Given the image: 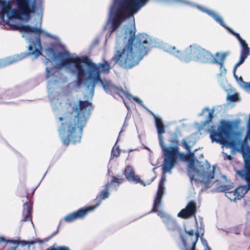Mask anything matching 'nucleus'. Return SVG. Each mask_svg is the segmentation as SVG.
Here are the masks:
<instances>
[{
    "label": "nucleus",
    "instance_id": "obj_35",
    "mask_svg": "<svg viewBox=\"0 0 250 250\" xmlns=\"http://www.w3.org/2000/svg\"><path fill=\"white\" fill-rule=\"evenodd\" d=\"M213 112H214L213 110H212L210 112H209L208 116L206 121V124H209V123H210L211 122V121L213 119Z\"/></svg>",
    "mask_w": 250,
    "mask_h": 250
},
{
    "label": "nucleus",
    "instance_id": "obj_23",
    "mask_svg": "<svg viewBox=\"0 0 250 250\" xmlns=\"http://www.w3.org/2000/svg\"><path fill=\"white\" fill-rule=\"evenodd\" d=\"M248 188L246 187L240 186L237 188L233 192H230L229 193H233L235 196L234 200L241 199L244 195L247 192Z\"/></svg>",
    "mask_w": 250,
    "mask_h": 250
},
{
    "label": "nucleus",
    "instance_id": "obj_1",
    "mask_svg": "<svg viewBox=\"0 0 250 250\" xmlns=\"http://www.w3.org/2000/svg\"><path fill=\"white\" fill-rule=\"evenodd\" d=\"M46 53L49 57L52 55L54 59H61V66L73 63L75 69L73 72L76 74L77 85L80 86L84 84L87 90H90L92 94H94L96 83L100 82L107 93L120 97L124 95L125 91L122 88L113 85L110 81H104L101 79V73L107 74L111 69L109 63L106 60H104L103 63L96 64L87 56L71 57L70 53L68 51L59 52L56 54L52 47L47 48Z\"/></svg>",
    "mask_w": 250,
    "mask_h": 250
},
{
    "label": "nucleus",
    "instance_id": "obj_54",
    "mask_svg": "<svg viewBox=\"0 0 250 250\" xmlns=\"http://www.w3.org/2000/svg\"><path fill=\"white\" fill-rule=\"evenodd\" d=\"M34 191H35V189H34V190L33 191L32 194H33V193H34Z\"/></svg>",
    "mask_w": 250,
    "mask_h": 250
},
{
    "label": "nucleus",
    "instance_id": "obj_24",
    "mask_svg": "<svg viewBox=\"0 0 250 250\" xmlns=\"http://www.w3.org/2000/svg\"><path fill=\"white\" fill-rule=\"evenodd\" d=\"M109 190V185L106 184L105 186V188L102 190L99 194L97 196L96 199H98L99 201V203H97L93 207H95V208L99 206L100 204V202L106 198H107L109 196V193L108 190Z\"/></svg>",
    "mask_w": 250,
    "mask_h": 250
},
{
    "label": "nucleus",
    "instance_id": "obj_36",
    "mask_svg": "<svg viewBox=\"0 0 250 250\" xmlns=\"http://www.w3.org/2000/svg\"><path fill=\"white\" fill-rule=\"evenodd\" d=\"M120 153V151L118 148H116L115 149L114 147L112 148V150L111 151V155L115 157H118Z\"/></svg>",
    "mask_w": 250,
    "mask_h": 250
},
{
    "label": "nucleus",
    "instance_id": "obj_26",
    "mask_svg": "<svg viewBox=\"0 0 250 250\" xmlns=\"http://www.w3.org/2000/svg\"><path fill=\"white\" fill-rule=\"evenodd\" d=\"M240 43L242 47L241 56L247 58L250 55V49L245 40H243L240 42Z\"/></svg>",
    "mask_w": 250,
    "mask_h": 250
},
{
    "label": "nucleus",
    "instance_id": "obj_22",
    "mask_svg": "<svg viewBox=\"0 0 250 250\" xmlns=\"http://www.w3.org/2000/svg\"><path fill=\"white\" fill-rule=\"evenodd\" d=\"M199 171L194 165V161H190L189 162L188 166V175L192 182L195 177V175L198 173Z\"/></svg>",
    "mask_w": 250,
    "mask_h": 250
},
{
    "label": "nucleus",
    "instance_id": "obj_45",
    "mask_svg": "<svg viewBox=\"0 0 250 250\" xmlns=\"http://www.w3.org/2000/svg\"><path fill=\"white\" fill-rule=\"evenodd\" d=\"M133 99H134V101H135L138 104H142V101L141 100L139 99L138 98L134 97Z\"/></svg>",
    "mask_w": 250,
    "mask_h": 250
},
{
    "label": "nucleus",
    "instance_id": "obj_9",
    "mask_svg": "<svg viewBox=\"0 0 250 250\" xmlns=\"http://www.w3.org/2000/svg\"><path fill=\"white\" fill-rule=\"evenodd\" d=\"M16 4L17 9H13L11 10V14L8 15L9 19H15L18 20L21 19V16L26 17V21L29 20L30 15L34 11L35 7V1L32 0H11Z\"/></svg>",
    "mask_w": 250,
    "mask_h": 250
},
{
    "label": "nucleus",
    "instance_id": "obj_51",
    "mask_svg": "<svg viewBox=\"0 0 250 250\" xmlns=\"http://www.w3.org/2000/svg\"><path fill=\"white\" fill-rule=\"evenodd\" d=\"M234 77H235V78H236V79H238V77H237V75H234Z\"/></svg>",
    "mask_w": 250,
    "mask_h": 250
},
{
    "label": "nucleus",
    "instance_id": "obj_48",
    "mask_svg": "<svg viewBox=\"0 0 250 250\" xmlns=\"http://www.w3.org/2000/svg\"><path fill=\"white\" fill-rule=\"evenodd\" d=\"M191 237H189V244H191L192 246H193V241L190 240Z\"/></svg>",
    "mask_w": 250,
    "mask_h": 250
},
{
    "label": "nucleus",
    "instance_id": "obj_6",
    "mask_svg": "<svg viewBox=\"0 0 250 250\" xmlns=\"http://www.w3.org/2000/svg\"><path fill=\"white\" fill-rule=\"evenodd\" d=\"M232 128V125L230 122L225 120H221L220 125L216 130L212 129L209 131L211 142H216L223 145L232 146V143L228 140Z\"/></svg>",
    "mask_w": 250,
    "mask_h": 250
},
{
    "label": "nucleus",
    "instance_id": "obj_41",
    "mask_svg": "<svg viewBox=\"0 0 250 250\" xmlns=\"http://www.w3.org/2000/svg\"><path fill=\"white\" fill-rule=\"evenodd\" d=\"M201 242H202L203 245L205 246H206L207 247V248H208V243H207V241H206V240L201 237Z\"/></svg>",
    "mask_w": 250,
    "mask_h": 250
},
{
    "label": "nucleus",
    "instance_id": "obj_19",
    "mask_svg": "<svg viewBox=\"0 0 250 250\" xmlns=\"http://www.w3.org/2000/svg\"><path fill=\"white\" fill-rule=\"evenodd\" d=\"M201 10L208 14L209 16L211 17L216 22H217L218 23H219L222 26L226 27V24L224 23L223 20H222V18L216 13L215 12L210 10L209 9H208L206 8H202L201 9Z\"/></svg>",
    "mask_w": 250,
    "mask_h": 250
},
{
    "label": "nucleus",
    "instance_id": "obj_2",
    "mask_svg": "<svg viewBox=\"0 0 250 250\" xmlns=\"http://www.w3.org/2000/svg\"><path fill=\"white\" fill-rule=\"evenodd\" d=\"M92 110L91 103L80 100L79 104L73 107L72 112L59 118L62 124L58 132L64 145L68 146L70 143L80 142L83 128Z\"/></svg>",
    "mask_w": 250,
    "mask_h": 250
},
{
    "label": "nucleus",
    "instance_id": "obj_37",
    "mask_svg": "<svg viewBox=\"0 0 250 250\" xmlns=\"http://www.w3.org/2000/svg\"><path fill=\"white\" fill-rule=\"evenodd\" d=\"M246 58H247L240 55V58L239 62H237L235 65V68H237L241 64H242L244 62Z\"/></svg>",
    "mask_w": 250,
    "mask_h": 250
},
{
    "label": "nucleus",
    "instance_id": "obj_10",
    "mask_svg": "<svg viewBox=\"0 0 250 250\" xmlns=\"http://www.w3.org/2000/svg\"><path fill=\"white\" fill-rule=\"evenodd\" d=\"M226 56V53L220 54L217 52L215 54L216 58H215L210 52L204 49L199 62L204 63L218 64L221 68L223 65Z\"/></svg>",
    "mask_w": 250,
    "mask_h": 250
},
{
    "label": "nucleus",
    "instance_id": "obj_7",
    "mask_svg": "<svg viewBox=\"0 0 250 250\" xmlns=\"http://www.w3.org/2000/svg\"><path fill=\"white\" fill-rule=\"evenodd\" d=\"M10 29L13 30L19 31L20 32L35 33L38 34L36 37L35 42L28 47L29 54L34 55L35 58H38L42 54V47L41 45L40 34L42 31L40 27H31L29 25L11 24Z\"/></svg>",
    "mask_w": 250,
    "mask_h": 250
},
{
    "label": "nucleus",
    "instance_id": "obj_52",
    "mask_svg": "<svg viewBox=\"0 0 250 250\" xmlns=\"http://www.w3.org/2000/svg\"><path fill=\"white\" fill-rule=\"evenodd\" d=\"M207 250H211V249L210 248L208 247V248L207 249Z\"/></svg>",
    "mask_w": 250,
    "mask_h": 250
},
{
    "label": "nucleus",
    "instance_id": "obj_11",
    "mask_svg": "<svg viewBox=\"0 0 250 250\" xmlns=\"http://www.w3.org/2000/svg\"><path fill=\"white\" fill-rule=\"evenodd\" d=\"M165 181L166 176L163 175L161 177L159 183L156 195L154 201L152 209L150 211L151 212H157L158 211V208L160 207L162 196L164 193V183Z\"/></svg>",
    "mask_w": 250,
    "mask_h": 250
},
{
    "label": "nucleus",
    "instance_id": "obj_27",
    "mask_svg": "<svg viewBox=\"0 0 250 250\" xmlns=\"http://www.w3.org/2000/svg\"><path fill=\"white\" fill-rule=\"evenodd\" d=\"M123 182V179L117 178L116 176H112L111 179L109 182H108L106 184L109 185V188H110L111 185H114L115 187L119 186Z\"/></svg>",
    "mask_w": 250,
    "mask_h": 250
},
{
    "label": "nucleus",
    "instance_id": "obj_38",
    "mask_svg": "<svg viewBox=\"0 0 250 250\" xmlns=\"http://www.w3.org/2000/svg\"><path fill=\"white\" fill-rule=\"evenodd\" d=\"M44 241H42V240H40L39 238H37L35 240L28 241V245H33L37 243H42Z\"/></svg>",
    "mask_w": 250,
    "mask_h": 250
},
{
    "label": "nucleus",
    "instance_id": "obj_42",
    "mask_svg": "<svg viewBox=\"0 0 250 250\" xmlns=\"http://www.w3.org/2000/svg\"><path fill=\"white\" fill-rule=\"evenodd\" d=\"M58 230H57V231H56L54 232L51 234V235L49 237H48V238H46V239H45V240L44 241H47V240H48V239H49L50 238H51L53 237L54 236H55V235L58 233Z\"/></svg>",
    "mask_w": 250,
    "mask_h": 250
},
{
    "label": "nucleus",
    "instance_id": "obj_16",
    "mask_svg": "<svg viewBox=\"0 0 250 250\" xmlns=\"http://www.w3.org/2000/svg\"><path fill=\"white\" fill-rule=\"evenodd\" d=\"M27 201L23 204L22 210V219L21 222H26L30 220L33 223L32 220V203L30 201L28 194H26Z\"/></svg>",
    "mask_w": 250,
    "mask_h": 250
},
{
    "label": "nucleus",
    "instance_id": "obj_25",
    "mask_svg": "<svg viewBox=\"0 0 250 250\" xmlns=\"http://www.w3.org/2000/svg\"><path fill=\"white\" fill-rule=\"evenodd\" d=\"M151 114L154 116L155 120V125L158 134V139L160 142V136H162V134L165 131V126L161 120L159 118L156 117L154 114L151 112Z\"/></svg>",
    "mask_w": 250,
    "mask_h": 250
},
{
    "label": "nucleus",
    "instance_id": "obj_32",
    "mask_svg": "<svg viewBox=\"0 0 250 250\" xmlns=\"http://www.w3.org/2000/svg\"><path fill=\"white\" fill-rule=\"evenodd\" d=\"M161 217L162 218V221L166 225L167 224L169 221H171V220L172 219L170 216L165 215L164 213L161 215Z\"/></svg>",
    "mask_w": 250,
    "mask_h": 250
},
{
    "label": "nucleus",
    "instance_id": "obj_14",
    "mask_svg": "<svg viewBox=\"0 0 250 250\" xmlns=\"http://www.w3.org/2000/svg\"><path fill=\"white\" fill-rule=\"evenodd\" d=\"M197 212L196 203L194 200L188 202L185 208L181 210L177 216L183 219H188L192 216H195Z\"/></svg>",
    "mask_w": 250,
    "mask_h": 250
},
{
    "label": "nucleus",
    "instance_id": "obj_49",
    "mask_svg": "<svg viewBox=\"0 0 250 250\" xmlns=\"http://www.w3.org/2000/svg\"><path fill=\"white\" fill-rule=\"evenodd\" d=\"M228 159H229V160H231V156H230V155H229V156H228Z\"/></svg>",
    "mask_w": 250,
    "mask_h": 250
},
{
    "label": "nucleus",
    "instance_id": "obj_21",
    "mask_svg": "<svg viewBox=\"0 0 250 250\" xmlns=\"http://www.w3.org/2000/svg\"><path fill=\"white\" fill-rule=\"evenodd\" d=\"M244 167L245 179L250 187V155L244 157Z\"/></svg>",
    "mask_w": 250,
    "mask_h": 250
},
{
    "label": "nucleus",
    "instance_id": "obj_8",
    "mask_svg": "<svg viewBox=\"0 0 250 250\" xmlns=\"http://www.w3.org/2000/svg\"><path fill=\"white\" fill-rule=\"evenodd\" d=\"M204 50V48L195 44L190 45L183 53L177 50L175 46H169L167 48L168 52L186 62L191 61L199 62Z\"/></svg>",
    "mask_w": 250,
    "mask_h": 250
},
{
    "label": "nucleus",
    "instance_id": "obj_28",
    "mask_svg": "<svg viewBox=\"0 0 250 250\" xmlns=\"http://www.w3.org/2000/svg\"><path fill=\"white\" fill-rule=\"evenodd\" d=\"M46 78L49 79L52 76H56V74H59V72L56 69V67H47L46 68Z\"/></svg>",
    "mask_w": 250,
    "mask_h": 250
},
{
    "label": "nucleus",
    "instance_id": "obj_30",
    "mask_svg": "<svg viewBox=\"0 0 250 250\" xmlns=\"http://www.w3.org/2000/svg\"><path fill=\"white\" fill-rule=\"evenodd\" d=\"M1 7V12L9 15V11L11 10V6L10 4L5 1H2L0 3Z\"/></svg>",
    "mask_w": 250,
    "mask_h": 250
},
{
    "label": "nucleus",
    "instance_id": "obj_44",
    "mask_svg": "<svg viewBox=\"0 0 250 250\" xmlns=\"http://www.w3.org/2000/svg\"><path fill=\"white\" fill-rule=\"evenodd\" d=\"M239 80H240V81H241V82L243 83H245L246 84V87H249V84H247V83H245L244 81H243V78H242V77H240L239 78Z\"/></svg>",
    "mask_w": 250,
    "mask_h": 250
},
{
    "label": "nucleus",
    "instance_id": "obj_50",
    "mask_svg": "<svg viewBox=\"0 0 250 250\" xmlns=\"http://www.w3.org/2000/svg\"><path fill=\"white\" fill-rule=\"evenodd\" d=\"M247 84H249V87L250 88V83H247Z\"/></svg>",
    "mask_w": 250,
    "mask_h": 250
},
{
    "label": "nucleus",
    "instance_id": "obj_47",
    "mask_svg": "<svg viewBox=\"0 0 250 250\" xmlns=\"http://www.w3.org/2000/svg\"><path fill=\"white\" fill-rule=\"evenodd\" d=\"M236 70H237V68H235V66H234V67L233 68V73L234 75H235Z\"/></svg>",
    "mask_w": 250,
    "mask_h": 250
},
{
    "label": "nucleus",
    "instance_id": "obj_43",
    "mask_svg": "<svg viewBox=\"0 0 250 250\" xmlns=\"http://www.w3.org/2000/svg\"><path fill=\"white\" fill-rule=\"evenodd\" d=\"M6 13H4V12H1L0 13V19L2 20H4V18L5 17V14Z\"/></svg>",
    "mask_w": 250,
    "mask_h": 250
},
{
    "label": "nucleus",
    "instance_id": "obj_29",
    "mask_svg": "<svg viewBox=\"0 0 250 250\" xmlns=\"http://www.w3.org/2000/svg\"><path fill=\"white\" fill-rule=\"evenodd\" d=\"M6 243H10L11 244H14L15 246L12 247V250H16L19 244H21L22 246H26L28 245V241L21 240V241H17V240H7Z\"/></svg>",
    "mask_w": 250,
    "mask_h": 250
},
{
    "label": "nucleus",
    "instance_id": "obj_40",
    "mask_svg": "<svg viewBox=\"0 0 250 250\" xmlns=\"http://www.w3.org/2000/svg\"><path fill=\"white\" fill-rule=\"evenodd\" d=\"M232 188H233L232 186L231 185H224V186H221L222 189L224 191H228Z\"/></svg>",
    "mask_w": 250,
    "mask_h": 250
},
{
    "label": "nucleus",
    "instance_id": "obj_12",
    "mask_svg": "<svg viewBox=\"0 0 250 250\" xmlns=\"http://www.w3.org/2000/svg\"><path fill=\"white\" fill-rule=\"evenodd\" d=\"M95 207H85L78 209L75 212L68 214L64 217L66 222H72L78 219L84 218L89 212L93 211Z\"/></svg>",
    "mask_w": 250,
    "mask_h": 250
},
{
    "label": "nucleus",
    "instance_id": "obj_13",
    "mask_svg": "<svg viewBox=\"0 0 250 250\" xmlns=\"http://www.w3.org/2000/svg\"><path fill=\"white\" fill-rule=\"evenodd\" d=\"M186 235H181L180 237L184 247L186 249L189 244V237H191L190 240L193 241V246H191L190 250H195L196 244L199 237V232L194 231V229L187 230L185 229Z\"/></svg>",
    "mask_w": 250,
    "mask_h": 250
},
{
    "label": "nucleus",
    "instance_id": "obj_53",
    "mask_svg": "<svg viewBox=\"0 0 250 250\" xmlns=\"http://www.w3.org/2000/svg\"><path fill=\"white\" fill-rule=\"evenodd\" d=\"M211 128H214V127L213 126H212L211 127Z\"/></svg>",
    "mask_w": 250,
    "mask_h": 250
},
{
    "label": "nucleus",
    "instance_id": "obj_20",
    "mask_svg": "<svg viewBox=\"0 0 250 250\" xmlns=\"http://www.w3.org/2000/svg\"><path fill=\"white\" fill-rule=\"evenodd\" d=\"M204 179H207L210 180L214 178V167L211 168V166L208 163L206 165V170L203 169L201 173Z\"/></svg>",
    "mask_w": 250,
    "mask_h": 250
},
{
    "label": "nucleus",
    "instance_id": "obj_34",
    "mask_svg": "<svg viewBox=\"0 0 250 250\" xmlns=\"http://www.w3.org/2000/svg\"><path fill=\"white\" fill-rule=\"evenodd\" d=\"M227 100L231 102H234L238 100V95L235 93L232 95H229L227 97Z\"/></svg>",
    "mask_w": 250,
    "mask_h": 250
},
{
    "label": "nucleus",
    "instance_id": "obj_4",
    "mask_svg": "<svg viewBox=\"0 0 250 250\" xmlns=\"http://www.w3.org/2000/svg\"><path fill=\"white\" fill-rule=\"evenodd\" d=\"M148 0H114L112 30H116L126 19L133 17Z\"/></svg>",
    "mask_w": 250,
    "mask_h": 250
},
{
    "label": "nucleus",
    "instance_id": "obj_18",
    "mask_svg": "<svg viewBox=\"0 0 250 250\" xmlns=\"http://www.w3.org/2000/svg\"><path fill=\"white\" fill-rule=\"evenodd\" d=\"M181 144L182 146L187 150L188 154L187 155L182 154V155L180 156L181 157L183 156L185 160L189 162L192 160L194 161V154L193 152H191V146L188 144V142H187L186 139L182 140Z\"/></svg>",
    "mask_w": 250,
    "mask_h": 250
},
{
    "label": "nucleus",
    "instance_id": "obj_39",
    "mask_svg": "<svg viewBox=\"0 0 250 250\" xmlns=\"http://www.w3.org/2000/svg\"><path fill=\"white\" fill-rule=\"evenodd\" d=\"M230 32L233 35H234L237 38V39L239 41V42H240L241 41L243 40L241 38L240 35L238 33L234 32L232 31H230Z\"/></svg>",
    "mask_w": 250,
    "mask_h": 250
},
{
    "label": "nucleus",
    "instance_id": "obj_5",
    "mask_svg": "<svg viewBox=\"0 0 250 250\" xmlns=\"http://www.w3.org/2000/svg\"><path fill=\"white\" fill-rule=\"evenodd\" d=\"M180 133H173L170 135L169 142L171 146H167L163 136H160V146L165 156L164 160L163 171L164 173L170 171L176 163L179 155H182L179 151V136Z\"/></svg>",
    "mask_w": 250,
    "mask_h": 250
},
{
    "label": "nucleus",
    "instance_id": "obj_33",
    "mask_svg": "<svg viewBox=\"0 0 250 250\" xmlns=\"http://www.w3.org/2000/svg\"><path fill=\"white\" fill-rule=\"evenodd\" d=\"M46 250H70V249L66 246H60L58 247L57 248H55L53 246H51L47 249H46Z\"/></svg>",
    "mask_w": 250,
    "mask_h": 250
},
{
    "label": "nucleus",
    "instance_id": "obj_17",
    "mask_svg": "<svg viewBox=\"0 0 250 250\" xmlns=\"http://www.w3.org/2000/svg\"><path fill=\"white\" fill-rule=\"evenodd\" d=\"M124 173L126 179H127L128 181L133 182L135 184L139 183L144 186H146V184L141 180L139 176L135 174L134 169L132 167L129 166L126 167Z\"/></svg>",
    "mask_w": 250,
    "mask_h": 250
},
{
    "label": "nucleus",
    "instance_id": "obj_31",
    "mask_svg": "<svg viewBox=\"0 0 250 250\" xmlns=\"http://www.w3.org/2000/svg\"><path fill=\"white\" fill-rule=\"evenodd\" d=\"M166 226L167 229L170 230H175L176 229H177L178 228V224H177V222L176 221V220L173 218L171 220V221H169V222L167 224Z\"/></svg>",
    "mask_w": 250,
    "mask_h": 250
},
{
    "label": "nucleus",
    "instance_id": "obj_3",
    "mask_svg": "<svg viewBox=\"0 0 250 250\" xmlns=\"http://www.w3.org/2000/svg\"><path fill=\"white\" fill-rule=\"evenodd\" d=\"M135 26L129 31V38L123 48L116 51L111 60L125 69H130L138 64L149 48L148 37L146 34L135 36Z\"/></svg>",
    "mask_w": 250,
    "mask_h": 250
},
{
    "label": "nucleus",
    "instance_id": "obj_46",
    "mask_svg": "<svg viewBox=\"0 0 250 250\" xmlns=\"http://www.w3.org/2000/svg\"><path fill=\"white\" fill-rule=\"evenodd\" d=\"M4 242L6 243V240L3 237H0V243Z\"/></svg>",
    "mask_w": 250,
    "mask_h": 250
},
{
    "label": "nucleus",
    "instance_id": "obj_15",
    "mask_svg": "<svg viewBox=\"0 0 250 250\" xmlns=\"http://www.w3.org/2000/svg\"><path fill=\"white\" fill-rule=\"evenodd\" d=\"M27 56V54L21 53V54H17L13 56L0 59V68L6 67L18 61H21Z\"/></svg>",
    "mask_w": 250,
    "mask_h": 250
}]
</instances>
